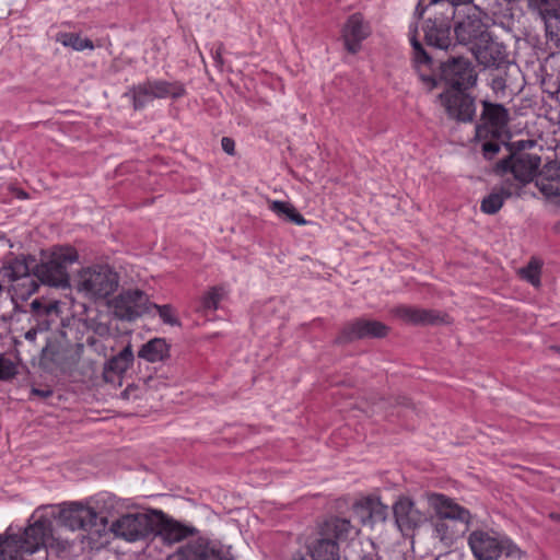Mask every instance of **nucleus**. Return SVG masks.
<instances>
[{
	"mask_svg": "<svg viewBox=\"0 0 560 560\" xmlns=\"http://www.w3.org/2000/svg\"><path fill=\"white\" fill-rule=\"evenodd\" d=\"M57 351L50 341H47L40 350V364L48 365L56 361Z\"/></svg>",
	"mask_w": 560,
	"mask_h": 560,
	"instance_id": "nucleus-42",
	"label": "nucleus"
},
{
	"mask_svg": "<svg viewBox=\"0 0 560 560\" xmlns=\"http://www.w3.org/2000/svg\"><path fill=\"white\" fill-rule=\"evenodd\" d=\"M52 525L49 517L39 516L34 520L22 534H7L3 541L0 544V550H4L7 545L11 546L14 552L11 556H16L22 560L23 553H34L40 548H46L52 545Z\"/></svg>",
	"mask_w": 560,
	"mask_h": 560,
	"instance_id": "nucleus-2",
	"label": "nucleus"
},
{
	"mask_svg": "<svg viewBox=\"0 0 560 560\" xmlns=\"http://www.w3.org/2000/svg\"><path fill=\"white\" fill-rule=\"evenodd\" d=\"M78 259V253L72 247H58L47 260L35 262L34 273L37 282L56 288L69 285L68 268Z\"/></svg>",
	"mask_w": 560,
	"mask_h": 560,
	"instance_id": "nucleus-6",
	"label": "nucleus"
},
{
	"mask_svg": "<svg viewBox=\"0 0 560 560\" xmlns=\"http://www.w3.org/2000/svg\"><path fill=\"white\" fill-rule=\"evenodd\" d=\"M472 0H450L448 1V12H450V19H453L455 15V5L456 4H466L470 3Z\"/></svg>",
	"mask_w": 560,
	"mask_h": 560,
	"instance_id": "nucleus-48",
	"label": "nucleus"
},
{
	"mask_svg": "<svg viewBox=\"0 0 560 560\" xmlns=\"http://www.w3.org/2000/svg\"><path fill=\"white\" fill-rule=\"evenodd\" d=\"M49 329H39V325L33 323L32 327L24 334V338L33 343L38 332H46Z\"/></svg>",
	"mask_w": 560,
	"mask_h": 560,
	"instance_id": "nucleus-45",
	"label": "nucleus"
},
{
	"mask_svg": "<svg viewBox=\"0 0 560 560\" xmlns=\"http://www.w3.org/2000/svg\"><path fill=\"white\" fill-rule=\"evenodd\" d=\"M221 298L222 294L220 293V289L217 287L211 288L201 298L200 310L203 312L215 311L218 308L219 302L221 301Z\"/></svg>",
	"mask_w": 560,
	"mask_h": 560,
	"instance_id": "nucleus-38",
	"label": "nucleus"
},
{
	"mask_svg": "<svg viewBox=\"0 0 560 560\" xmlns=\"http://www.w3.org/2000/svg\"><path fill=\"white\" fill-rule=\"evenodd\" d=\"M501 150V143L499 141H486L482 143L481 151L486 160H493Z\"/></svg>",
	"mask_w": 560,
	"mask_h": 560,
	"instance_id": "nucleus-41",
	"label": "nucleus"
},
{
	"mask_svg": "<svg viewBox=\"0 0 560 560\" xmlns=\"http://www.w3.org/2000/svg\"><path fill=\"white\" fill-rule=\"evenodd\" d=\"M454 33L460 44H472V46L476 42H480L483 35L489 34L480 20L471 18L456 24Z\"/></svg>",
	"mask_w": 560,
	"mask_h": 560,
	"instance_id": "nucleus-27",
	"label": "nucleus"
},
{
	"mask_svg": "<svg viewBox=\"0 0 560 560\" xmlns=\"http://www.w3.org/2000/svg\"><path fill=\"white\" fill-rule=\"evenodd\" d=\"M428 502L436 518L470 522V512L445 494L432 493L428 497Z\"/></svg>",
	"mask_w": 560,
	"mask_h": 560,
	"instance_id": "nucleus-18",
	"label": "nucleus"
},
{
	"mask_svg": "<svg viewBox=\"0 0 560 560\" xmlns=\"http://www.w3.org/2000/svg\"><path fill=\"white\" fill-rule=\"evenodd\" d=\"M108 330H109V329H108V327H107L106 325H103V324H100V325L95 328V331H96L98 335H101V336L108 334Z\"/></svg>",
	"mask_w": 560,
	"mask_h": 560,
	"instance_id": "nucleus-52",
	"label": "nucleus"
},
{
	"mask_svg": "<svg viewBox=\"0 0 560 560\" xmlns=\"http://www.w3.org/2000/svg\"><path fill=\"white\" fill-rule=\"evenodd\" d=\"M151 307L158 311L159 316L164 324L170 326H180V322L176 316V312L171 304L158 305L154 303H150L149 310Z\"/></svg>",
	"mask_w": 560,
	"mask_h": 560,
	"instance_id": "nucleus-37",
	"label": "nucleus"
},
{
	"mask_svg": "<svg viewBox=\"0 0 560 560\" xmlns=\"http://www.w3.org/2000/svg\"><path fill=\"white\" fill-rule=\"evenodd\" d=\"M293 560H305L303 557L294 558Z\"/></svg>",
	"mask_w": 560,
	"mask_h": 560,
	"instance_id": "nucleus-54",
	"label": "nucleus"
},
{
	"mask_svg": "<svg viewBox=\"0 0 560 560\" xmlns=\"http://www.w3.org/2000/svg\"><path fill=\"white\" fill-rule=\"evenodd\" d=\"M373 499H364L353 504V513L363 524H371V514L373 513Z\"/></svg>",
	"mask_w": 560,
	"mask_h": 560,
	"instance_id": "nucleus-39",
	"label": "nucleus"
},
{
	"mask_svg": "<svg viewBox=\"0 0 560 560\" xmlns=\"http://www.w3.org/2000/svg\"><path fill=\"white\" fill-rule=\"evenodd\" d=\"M440 81L446 85L445 91L469 90L477 82L472 63L465 57L451 56L440 61Z\"/></svg>",
	"mask_w": 560,
	"mask_h": 560,
	"instance_id": "nucleus-9",
	"label": "nucleus"
},
{
	"mask_svg": "<svg viewBox=\"0 0 560 560\" xmlns=\"http://www.w3.org/2000/svg\"><path fill=\"white\" fill-rule=\"evenodd\" d=\"M81 39L79 35L73 33H65L60 37L63 46L71 47L75 50H82Z\"/></svg>",
	"mask_w": 560,
	"mask_h": 560,
	"instance_id": "nucleus-43",
	"label": "nucleus"
},
{
	"mask_svg": "<svg viewBox=\"0 0 560 560\" xmlns=\"http://www.w3.org/2000/svg\"><path fill=\"white\" fill-rule=\"evenodd\" d=\"M517 195L516 189L506 180L499 190H493L481 201L480 209L487 214H495L503 206L504 200Z\"/></svg>",
	"mask_w": 560,
	"mask_h": 560,
	"instance_id": "nucleus-30",
	"label": "nucleus"
},
{
	"mask_svg": "<svg viewBox=\"0 0 560 560\" xmlns=\"http://www.w3.org/2000/svg\"><path fill=\"white\" fill-rule=\"evenodd\" d=\"M149 305L148 295L139 289L124 290L110 302L115 317L127 322L149 312Z\"/></svg>",
	"mask_w": 560,
	"mask_h": 560,
	"instance_id": "nucleus-12",
	"label": "nucleus"
},
{
	"mask_svg": "<svg viewBox=\"0 0 560 560\" xmlns=\"http://www.w3.org/2000/svg\"><path fill=\"white\" fill-rule=\"evenodd\" d=\"M33 394L46 398V397H49L51 395V390H43V389L34 388L33 389Z\"/></svg>",
	"mask_w": 560,
	"mask_h": 560,
	"instance_id": "nucleus-51",
	"label": "nucleus"
},
{
	"mask_svg": "<svg viewBox=\"0 0 560 560\" xmlns=\"http://www.w3.org/2000/svg\"><path fill=\"white\" fill-rule=\"evenodd\" d=\"M393 512L397 526L405 534L416 529L425 521V515L412 500L406 497L400 498L394 504Z\"/></svg>",
	"mask_w": 560,
	"mask_h": 560,
	"instance_id": "nucleus-19",
	"label": "nucleus"
},
{
	"mask_svg": "<svg viewBox=\"0 0 560 560\" xmlns=\"http://www.w3.org/2000/svg\"><path fill=\"white\" fill-rule=\"evenodd\" d=\"M535 184L546 197L560 196V162L546 163L536 175Z\"/></svg>",
	"mask_w": 560,
	"mask_h": 560,
	"instance_id": "nucleus-23",
	"label": "nucleus"
},
{
	"mask_svg": "<svg viewBox=\"0 0 560 560\" xmlns=\"http://www.w3.org/2000/svg\"><path fill=\"white\" fill-rule=\"evenodd\" d=\"M81 46H82V50L85 49V48H89V49H93L94 48V45H93L92 40L89 39V38H82L81 39Z\"/></svg>",
	"mask_w": 560,
	"mask_h": 560,
	"instance_id": "nucleus-50",
	"label": "nucleus"
},
{
	"mask_svg": "<svg viewBox=\"0 0 560 560\" xmlns=\"http://www.w3.org/2000/svg\"><path fill=\"white\" fill-rule=\"evenodd\" d=\"M357 529L349 520L331 517L323 523L318 536L308 544L312 560H341L339 540L347 539Z\"/></svg>",
	"mask_w": 560,
	"mask_h": 560,
	"instance_id": "nucleus-1",
	"label": "nucleus"
},
{
	"mask_svg": "<svg viewBox=\"0 0 560 560\" xmlns=\"http://www.w3.org/2000/svg\"><path fill=\"white\" fill-rule=\"evenodd\" d=\"M551 517H553V520L559 518V516H556V515H553V514H551Z\"/></svg>",
	"mask_w": 560,
	"mask_h": 560,
	"instance_id": "nucleus-55",
	"label": "nucleus"
},
{
	"mask_svg": "<svg viewBox=\"0 0 560 560\" xmlns=\"http://www.w3.org/2000/svg\"><path fill=\"white\" fill-rule=\"evenodd\" d=\"M469 547L478 560H498L502 555L521 558V549L504 534L495 530H474L468 537Z\"/></svg>",
	"mask_w": 560,
	"mask_h": 560,
	"instance_id": "nucleus-4",
	"label": "nucleus"
},
{
	"mask_svg": "<svg viewBox=\"0 0 560 560\" xmlns=\"http://www.w3.org/2000/svg\"><path fill=\"white\" fill-rule=\"evenodd\" d=\"M222 54H223V45L220 44L217 49L214 50L213 52V59H214V62H215V66L219 68V69H222L223 67V57H222Z\"/></svg>",
	"mask_w": 560,
	"mask_h": 560,
	"instance_id": "nucleus-47",
	"label": "nucleus"
},
{
	"mask_svg": "<svg viewBox=\"0 0 560 560\" xmlns=\"http://www.w3.org/2000/svg\"><path fill=\"white\" fill-rule=\"evenodd\" d=\"M154 511L124 514L108 526L106 532L128 541L144 539L153 533Z\"/></svg>",
	"mask_w": 560,
	"mask_h": 560,
	"instance_id": "nucleus-10",
	"label": "nucleus"
},
{
	"mask_svg": "<svg viewBox=\"0 0 560 560\" xmlns=\"http://www.w3.org/2000/svg\"><path fill=\"white\" fill-rule=\"evenodd\" d=\"M119 285V276L109 265H93L83 268L77 280V289L89 299L109 296Z\"/></svg>",
	"mask_w": 560,
	"mask_h": 560,
	"instance_id": "nucleus-5",
	"label": "nucleus"
},
{
	"mask_svg": "<svg viewBox=\"0 0 560 560\" xmlns=\"http://www.w3.org/2000/svg\"><path fill=\"white\" fill-rule=\"evenodd\" d=\"M389 328L382 322L359 317L347 322L335 339L337 345H347L360 339L384 338Z\"/></svg>",
	"mask_w": 560,
	"mask_h": 560,
	"instance_id": "nucleus-11",
	"label": "nucleus"
},
{
	"mask_svg": "<svg viewBox=\"0 0 560 560\" xmlns=\"http://www.w3.org/2000/svg\"><path fill=\"white\" fill-rule=\"evenodd\" d=\"M4 537L0 535V544L3 541Z\"/></svg>",
	"mask_w": 560,
	"mask_h": 560,
	"instance_id": "nucleus-56",
	"label": "nucleus"
},
{
	"mask_svg": "<svg viewBox=\"0 0 560 560\" xmlns=\"http://www.w3.org/2000/svg\"><path fill=\"white\" fill-rule=\"evenodd\" d=\"M482 112L480 115L481 124L476 125V138L487 137L489 128L493 136H499L501 130L508 126L510 114L502 104L492 103L488 100L481 101Z\"/></svg>",
	"mask_w": 560,
	"mask_h": 560,
	"instance_id": "nucleus-15",
	"label": "nucleus"
},
{
	"mask_svg": "<svg viewBox=\"0 0 560 560\" xmlns=\"http://www.w3.org/2000/svg\"><path fill=\"white\" fill-rule=\"evenodd\" d=\"M346 560H382L378 549L372 540L359 542V548L352 550L349 556L345 557Z\"/></svg>",
	"mask_w": 560,
	"mask_h": 560,
	"instance_id": "nucleus-35",
	"label": "nucleus"
},
{
	"mask_svg": "<svg viewBox=\"0 0 560 560\" xmlns=\"http://www.w3.org/2000/svg\"><path fill=\"white\" fill-rule=\"evenodd\" d=\"M541 261L537 258H532L530 261L524 268L520 269L518 273L522 279L526 280L534 287L540 285V270Z\"/></svg>",
	"mask_w": 560,
	"mask_h": 560,
	"instance_id": "nucleus-36",
	"label": "nucleus"
},
{
	"mask_svg": "<svg viewBox=\"0 0 560 560\" xmlns=\"http://www.w3.org/2000/svg\"><path fill=\"white\" fill-rule=\"evenodd\" d=\"M173 560H233L229 552L214 541L198 538L180 546Z\"/></svg>",
	"mask_w": 560,
	"mask_h": 560,
	"instance_id": "nucleus-14",
	"label": "nucleus"
},
{
	"mask_svg": "<svg viewBox=\"0 0 560 560\" xmlns=\"http://www.w3.org/2000/svg\"><path fill=\"white\" fill-rule=\"evenodd\" d=\"M410 43L413 50V67L424 89L430 92L438 86V79L432 73L434 58L424 50L416 35L411 36Z\"/></svg>",
	"mask_w": 560,
	"mask_h": 560,
	"instance_id": "nucleus-20",
	"label": "nucleus"
},
{
	"mask_svg": "<svg viewBox=\"0 0 560 560\" xmlns=\"http://www.w3.org/2000/svg\"><path fill=\"white\" fill-rule=\"evenodd\" d=\"M155 98H179L185 95L186 90L180 82L165 80H149Z\"/></svg>",
	"mask_w": 560,
	"mask_h": 560,
	"instance_id": "nucleus-31",
	"label": "nucleus"
},
{
	"mask_svg": "<svg viewBox=\"0 0 560 560\" xmlns=\"http://www.w3.org/2000/svg\"><path fill=\"white\" fill-rule=\"evenodd\" d=\"M153 521L152 535L160 536L168 545L179 542L194 533V528L182 525L161 511H154Z\"/></svg>",
	"mask_w": 560,
	"mask_h": 560,
	"instance_id": "nucleus-17",
	"label": "nucleus"
},
{
	"mask_svg": "<svg viewBox=\"0 0 560 560\" xmlns=\"http://www.w3.org/2000/svg\"><path fill=\"white\" fill-rule=\"evenodd\" d=\"M370 34L368 24L364 23L363 16L360 13H354L349 16L343 27V40L346 49L355 54L361 48V42Z\"/></svg>",
	"mask_w": 560,
	"mask_h": 560,
	"instance_id": "nucleus-22",
	"label": "nucleus"
},
{
	"mask_svg": "<svg viewBox=\"0 0 560 560\" xmlns=\"http://www.w3.org/2000/svg\"><path fill=\"white\" fill-rule=\"evenodd\" d=\"M126 96H131L132 106L135 110H140L144 108V106L155 98L153 90L150 85L149 80L139 83L138 85H133Z\"/></svg>",
	"mask_w": 560,
	"mask_h": 560,
	"instance_id": "nucleus-33",
	"label": "nucleus"
},
{
	"mask_svg": "<svg viewBox=\"0 0 560 560\" xmlns=\"http://www.w3.org/2000/svg\"><path fill=\"white\" fill-rule=\"evenodd\" d=\"M133 352L131 346H126L117 355L113 357L107 363V371L116 374L125 373L133 362Z\"/></svg>",
	"mask_w": 560,
	"mask_h": 560,
	"instance_id": "nucleus-34",
	"label": "nucleus"
},
{
	"mask_svg": "<svg viewBox=\"0 0 560 560\" xmlns=\"http://www.w3.org/2000/svg\"><path fill=\"white\" fill-rule=\"evenodd\" d=\"M450 12L446 11L445 18L442 21L429 20L424 25V39L428 46L438 50H447L452 45L451 39V21Z\"/></svg>",
	"mask_w": 560,
	"mask_h": 560,
	"instance_id": "nucleus-21",
	"label": "nucleus"
},
{
	"mask_svg": "<svg viewBox=\"0 0 560 560\" xmlns=\"http://www.w3.org/2000/svg\"><path fill=\"white\" fill-rule=\"evenodd\" d=\"M373 513L371 514V524H374L378 521H385L386 518V506L382 505L380 502L373 500Z\"/></svg>",
	"mask_w": 560,
	"mask_h": 560,
	"instance_id": "nucleus-44",
	"label": "nucleus"
},
{
	"mask_svg": "<svg viewBox=\"0 0 560 560\" xmlns=\"http://www.w3.org/2000/svg\"><path fill=\"white\" fill-rule=\"evenodd\" d=\"M35 258L25 256L14 257L0 268V277L12 283L14 294L26 300L38 290L39 283L34 273Z\"/></svg>",
	"mask_w": 560,
	"mask_h": 560,
	"instance_id": "nucleus-7",
	"label": "nucleus"
},
{
	"mask_svg": "<svg viewBox=\"0 0 560 560\" xmlns=\"http://www.w3.org/2000/svg\"><path fill=\"white\" fill-rule=\"evenodd\" d=\"M397 316L413 325H436L445 322V315L425 308L400 306L396 310Z\"/></svg>",
	"mask_w": 560,
	"mask_h": 560,
	"instance_id": "nucleus-25",
	"label": "nucleus"
},
{
	"mask_svg": "<svg viewBox=\"0 0 560 560\" xmlns=\"http://www.w3.org/2000/svg\"><path fill=\"white\" fill-rule=\"evenodd\" d=\"M223 151L229 155L235 154V142L232 138L223 137L221 140Z\"/></svg>",
	"mask_w": 560,
	"mask_h": 560,
	"instance_id": "nucleus-46",
	"label": "nucleus"
},
{
	"mask_svg": "<svg viewBox=\"0 0 560 560\" xmlns=\"http://www.w3.org/2000/svg\"><path fill=\"white\" fill-rule=\"evenodd\" d=\"M471 51L479 65L488 69L501 68L509 60L505 46L494 40L490 33L476 42Z\"/></svg>",
	"mask_w": 560,
	"mask_h": 560,
	"instance_id": "nucleus-16",
	"label": "nucleus"
},
{
	"mask_svg": "<svg viewBox=\"0 0 560 560\" xmlns=\"http://www.w3.org/2000/svg\"><path fill=\"white\" fill-rule=\"evenodd\" d=\"M429 5H430L429 2L425 3V0H419L418 4L416 7V10H415V15L418 19H421Z\"/></svg>",
	"mask_w": 560,
	"mask_h": 560,
	"instance_id": "nucleus-49",
	"label": "nucleus"
},
{
	"mask_svg": "<svg viewBox=\"0 0 560 560\" xmlns=\"http://www.w3.org/2000/svg\"><path fill=\"white\" fill-rule=\"evenodd\" d=\"M469 523L460 521H447L434 517L432 520L433 537L445 547L453 545L468 529Z\"/></svg>",
	"mask_w": 560,
	"mask_h": 560,
	"instance_id": "nucleus-24",
	"label": "nucleus"
},
{
	"mask_svg": "<svg viewBox=\"0 0 560 560\" xmlns=\"http://www.w3.org/2000/svg\"><path fill=\"white\" fill-rule=\"evenodd\" d=\"M540 162V156L536 154L514 152L511 153L508 158L499 161L494 165L493 172L497 175L512 173L514 179L517 183L510 184L513 186L514 189H516L517 195H520V190L522 189L523 186L530 183L534 178L536 179Z\"/></svg>",
	"mask_w": 560,
	"mask_h": 560,
	"instance_id": "nucleus-8",
	"label": "nucleus"
},
{
	"mask_svg": "<svg viewBox=\"0 0 560 560\" xmlns=\"http://www.w3.org/2000/svg\"><path fill=\"white\" fill-rule=\"evenodd\" d=\"M138 357L151 363L164 361L170 358V345L164 338L155 337L141 346Z\"/></svg>",
	"mask_w": 560,
	"mask_h": 560,
	"instance_id": "nucleus-29",
	"label": "nucleus"
},
{
	"mask_svg": "<svg viewBox=\"0 0 560 560\" xmlns=\"http://www.w3.org/2000/svg\"><path fill=\"white\" fill-rule=\"evenodd\" d=\"M491 69L493 72L491 73L490 85L495 94H504L505 90L512 85L513 79L520 74L518 67L510 60L502 65L501 68Z\"/></svg>",
	"mask_w": 560,
	"mask_h": 560,
	"instance_id": "nucleus-28",
	"label": "nucleus"
},
{
	"mask_svg": "<svg viewBox=\"0 0 560 560\" xmlns=\"http://www.w3.org/2000/svg\"><path fill=\"white\" fill-rule=\"evenodd\" d=\"M18 374V368L15 363L5 357V354L0 353V381H11Z\"/></svg>",
	"mask_w": 560,
	"mask_h": 560,
	"instance_id": "nucleus-40",
	"label": "nucleus"
},
{
	"mask_svg": "<svg viewBox=\"0 0 560 560\" xmlns=\"http://www.w3.org/2000/svg\"><path fill=\"white\" fill-rule=\"evenodd\" d=\"M32 320L39 325V329H49L52 322L58 317L59 305L56 301H44L35 299L30 304Z\"/></svg>",
	"mask_w": 560,
	"mask_h": 560,
	"instance_id": "nucleus-26",
	"label": "nucleus"
},
{
	"mask_svg": "<svg viewBox=\"0 0 560 560\" xmlns=\"http://www.w3.org/2000/svg\"><path fill=\"white\" fill-rule=\"evenodd\" d=\"M467 91H444L439 94L448 117L459 122H471L476 116L475 98Z\"/></svg>",
	"mask_w": 560,
	"mask_h": 560,
	"instance_id": "nucleus-13",
	"label": "nucleus"
},
{
	"mask_svg": "<svg viewBox=\"0 0 560 560\" xmlns=\"http://www.w3.org/2000/svg\"><path fill=\"white\" fill-rule=\"evenodd\" d=\"M269 209L279 218H282L294 224L305 225L307 223L303 215L290 202L272 200L269 201Z\"/></svg>",
	"mask_w": 560,
	"mask_h": 560,
	"instance_id": "nucleus-32",
	"label": "nucleus"
},
{
	"mask_svg": "<svg viewBox=\"0 0 560 560\" xmlns=\"http://www.w3.org/2000/svg\"><path fill=\"white\" fill-rule=\"evenodd\" d=\"M50 516L59 526L70 530H84L102 536L107 529V517L80 502L63 504L57 512L52 508Z\"/></svg>",
	"mask_w": 560,
	"mask_h": 560,
	"instance_id": "nucleus-3",
	"label": "nucleus"
},
{
	"mask_svg": "<svg viewBox=\"0 0 560 560\" xmlns=\"http://www.w3.org/2000/svg\"><path fill=\"white\" fill-rule=\"evenodd\" d=\"M553 230H555L557 233H560V220L555 224Z\"/></svg>",
	"mask_w": 560,
	"mask_h": 560,
	"instance_id": "nucleus-53",
	"label": "nucleus"
}]
</instances>
